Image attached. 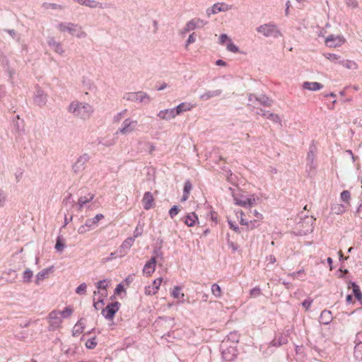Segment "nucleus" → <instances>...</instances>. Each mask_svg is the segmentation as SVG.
Here are the masks:
<instances>
[{
    "instance_id": "nucleus-40",
    "label": "nucleus",
    "mask_w": 362,
    "mask_h": 362,
    "mask_svg": "<svg viewBox=\"0 0 362 362\" xmlns=\"http://www.w3.org/2000/svg\"><path fill=\"white\" fill-rule=\"evenodd\" d=\"M226 49L228 51L233 52V53L239 52L238 47H237L235 44H233L231 40H228V42L226 46Z\"/></svg>"
},
{
    "instance_id": "nucleus-20",
    "label": "nucleus",
    "mask_w": 362,
    "mask_h": 362,
    "mask_svg": "<svg viewBox=\"0 0 362 362\" xmlns=\"http://www.w3.org/2000/svg\"><path fill=\"white\" fill-rule=\"evenodd\" d=\"M52 270L53 266L44 269L39 272L36 275L35 284L37 285H40V283L47 277L48 274L52 272Z\"/></svg>"
},
{
    "instance_id": "nucleus-27",
    "label": "nucleus",
    "mask_w": 362,
    "mask_h": 362,
    "mask_svg": "<svg viewBox=\"0 0 362 362\" xmlns=\"http://www.w3.org/2000/svg\"><path fill=\"white\" fill-rule=\"evenodd\" d=\"M103 218H104L103 214H98L93 218H88L86 221V226H88L89 228H91L93 226H96L98 223V222L100 220H102Z\"/></svg>"
},
{
    "instance_id": "nucleus-44",
    "label": "nucleus",
    "mask_w": 362,
    "mask_h": 362,
    "mask_svg": "<svg viewBox=\"0 0 362 362\" xmlns=\"http://www.w3.org/2000/svg\"><path fill=\"white\" fill-rule=\"evenodd\" d=\"M127 112V109L123 110L122 111L118 112L117 115H115L113 117V122L115 123H118L121 121V119L124 117V116L126 115Z\"/></svg>"
},
{
    "instance_id": "nucleus-37",
    "label": "nucleus",
    "mask_w": 362,
    "mask_h": 362,
    "mask_svg": "<svg viewBox=\"0 0 362 362\" xmlns=\"http://www.w3.org/2000/svg\"><path fill=\"white\" fill-rule=\"evenodd\" d=\"M181 288L180 286H175L172 291V296L174 298L180 299L184 297V293L180 292Z\"/></svg>"
},
{
    "instance_id": "nucleus-3",
    "label": "nucleus",
    "mask_w": 362,
    "mask_h": 362,
    "mask_svg": "<svg viewBox=\"0 0 362 362\" xmlns=\"http://www.w3.org/2000/svg\"><path fill=\"white\" fill-rule=\"evenodd\" d=\"M256 30L257 33L266 37L278 38L282 36V33L277 25L273 23L261 25Z\"/></svg>"
},
{
    "instance_id": "nucleus-49",
    "label": "nucleus",
    "mask_w": 362,
    "mask_h": 362,
    "mask_svg": "<svg viewBox=\"0 0 362 362\" xmlns=\"http://www.w3.org/2000/svg\"><path fill=\"white\" fill-rule=\"evenodd\" d=\"M351 198L350 192L348 190H344L341 193V199L346 204L349 203V200Z\"/></svg>"
},
{
    "instance_id": "nucleus-28",
    "label": "nucleus",
    "mask_w": 362,
    "mask_h": 362,
    "mask_svg": "<svg viewBox=\"0 0 362 362\" xmlns=\"http://www.w3.org/2000/svg\"><path fill=\"white\" fill-rule=\"evenodd\" d=\"M198 218L197 214L194 212H192L186 216L185 223L186 225L191 227L195 224Z\"/></svg>"
},
{
    "instance_id": "nucleus-58",
    "label": "nucleus",
    "mask_w": 362,
    "mask_h": 362,
    "mask_svg": "<svg viewBox=\"0 0 362 362\" xmlns=\"http://www.w3.org/2000/svg\"><path fill=\"white\" fill-rule=\"evenodd\" d=\"M6 196L4 191L0 190V208L3 207L6 203Z\"/></svg>"
},
{
    "instance_id": "nucleus-38",
    "label": "nucleus",
    "mask_w": 362,
    "mask_h": 362,
    "mask_svg": "<svg viewBox=\"0 0 362 362\" xmlns=\"http://www.w3.org/2000/svg\"><path fill=\"white\" fill-rule=\"evenodd\" d=\"M288 342V339H287V337L286 336H281L279 337L278 339H274L273 341H272V344L274 346H281L283 344H287Z\"/></svg>"
},
{
    "instance_id": "nucleus-31",
    "label": "nucleus",
    "mask_w": 362,
    "mask_h": 362,
    "mask_svg": "<svg viewBox=\"0 0 362 362\" xmlns=\"http://www.w3.org/2000/svg\"><path fill=\"white\" fill-rule=\"evenodd\" d=\"M33 277V272L30 269H26L23 274V282L25 284H28L31 281L32 278Z\"/></svg>"
},
{
    "instance_id": "nucleus-4",
    "label": "nucleus",
    "mask_w": 362,
    "mask_h": 362,
    "mask_svg": "<svg viewBox=\"0 0 362 362\" xmlns=\"http://www.w3.org/2000/svg\"><path fill=\"white\" fill-rule=\"evenodd\" d=\"M207 24V21L199 18H194L189 21L185 27L180 31V35L184 36L187 33L201 29Z\"/></svg>"
},
{
    "instance_id": "nucleus-55",
    "label": "nucleus",
    "mask_w": 362,
    "mask_h": 362,
    "mask_svg": "<svg viewBox=\"0 0 362 362\" xmlns=\"http://www.w3.org/2000/svg\"><path fill=\"white\" fill-rule=\"evenodd\" d=\"M261 294V289L257 286L250 290V296L252 297H257Z\"/></svg>"
},
{
    "instance_id": "nucleus-59",
    "label": "nucleus",
    "mask_w": 362,
    "mask_h": 362,
    "mask_svg": "<svg viewBox=\"0 0 362 362\" xmlns=\"http://www.w3.org/2000/svg\"><path fill=\"white\" fill-rule=\"evenodd\" d=\"M308 163L310 164V165H313L314 164V161H315V155H314V153L312 151H310L308 153Z\"/></svg>"
},
{
    "instance_id": "nucleus-21",
    "label": "nucleus",
    "mask_w": 362,
    "mask_h": 362,
    "mask_svg": "<svg viewBox=\"0 0 362 362\" xmlns=\"http://www.w3.org/2000/svg\"><path fill=\"white\" fill-rule=\"evenodd\" d=\"M302 88L304 90L316 91L322 89L323 88V85L319 82L305 81L302 85Z\"/></svg>"
},
{
    "instance_id": "nucleus-7",
    "label": "nucleus",
    "mask_w": 362,
    "mask_h": 362,
    "mask_svg": "<svg viewBox=\"0 0 362 362\" xmlns=\"http://www.w3.org/2000/svg\"><path fill=\"white\" fill-rule=\"evenodd\" d=\"M137 124L138 122L136 120L127 118L123 121L121 127L117 131V134L120 133L124 135L129 134L136 130Z\"/></svg>"
},
{
    "instance_id": "nucleus-50",
    "label": "nucleus",
    "mask_w": 362,
    "mask_h": 362,
    "mask_svg": "<svg viewBox=\"0 0 362 362\" xmlns=\"http://www.w3.org/2000/svg\"><path fill=\"white\" fill-rule=\"evenodd\" d=\"M268 119H271L274 122H280L281 119L279 115L274 113H267L266 116Z\"/></svg>"
},
{
    "instance_id": "nucleus-8",
    "label": "nucleus",
    "mask_w": 362,
    "mask_h": 362,
    "mask_svg": "<svg viewBox=\"0 0 362 362\" xmlns=\"http://www.w3.org/2000/svg\"><path fill=\"white\" fill-rule=\"evenodd\" d=\"M120 303L117 301L109 303L102 309L101 314L108 320H112L116 313L119 309Z\"/></svg>"
},
{
    "instance_id": "nucleus-23",
    "label": "nucleus",
    "mask_w": 362,
    "mask_h": 362,
    "mask_svg": "<svg viewBox=\"0 0 362 362\" xmlns=\"http://www.w3.org/2000/svg\"><path fill=\"white\" fill-rule=\"evenodd\" d=\"M332 315L329 310H324L322 311L320 316V322L323 325H329L332 320Z\"/></svg>"
},
{
    "instance_id": "nucleus-26",
    "label": "nucleus",
    "mask_w": 362,
    "mask_h": 362,
    "mask_svg": "<svg viewBox=\"0 0 362 362\" xmlns=\"http://www.w3.org/2000/svg\"><path fill=\"white\" fill-rule=\"evenodd\" d=\"M192 105L189 103H181L177 107H173L176 115H179L182 112L190 110Z\"/></svg>"
},
{
    "instance_id": "nucleus-34",
    "label": "nucleus",
    "mask_w": 362,
    "mask_h": 362,
    "mask_svg": "<svg viewBox=\"0 0 362 362\" xmlns=\"http://www.w3.org/2000/svg\"><path fill=\"white\" fill-rule=\"evenodd\" d=\"M211 293L216 298H220L222 296V291L218 284H214L211 286Z\"/></svg>"
},
{
    "instance_id": "nucleus-12",
    "label": "nucleus",
    "mask_w": 362,
    "mask_h": 362,
    "mask_svg": "<svg viewBox=\"0 0 362 362\" xmlns=\"http://www.w3.org/2000/svg\"><path fill=\"white\" fill-rule=\"evenodd\" d=\"M230 9V6L224 3H216L214 4L211 7L206 9V13L208 17H210L212 14H216L221 11H227Z\"/></svg>"
},
{
    "instance_id": "nucleus-9",
    "label": "nucleus",
    "mask_w": 362,
    "mask_h": 362,
    "mask_svg": "<svg viewBox=\"0 0 362 362\" xmlns=\"http://www.w3.org/2000/svg\"><path fill=\"white\" fill-rule=\"evenodd\" d=\"M76 2L81 6H85L90 8H109L111 7L110 4L102 3L96 0H76Z\"/></svg>"
},
{
    "instance_id": "nucleus-57",
    "label": "nucleus",
    "mask_w": 362,
    "mask_h": 362,
    "mask_svg": "<svg viewBox=\"0 0 362 362\" xmlns=\"http://www.w3.org/2000/svg\"><path fill=\"white\" fill-rule=\"evenodd\" d=\"M312 303L313 300L308 298L303 300V302L302 303V305L306 310H308L310 308Z\"/></svg>"
},
{
    "instance_id": "nucleus-16",
    "label": "nucleus",
    "mask_w": 362,
    "mask_h": 362,
    "mask_svg": "<svg viewBox=\"0 0 362 362\" xmlns=\"http://www.w3.org/2000/svg\"><path fill=\"white\" fill-rule=\"evenodd\" d=\"M35 103L42 107L44 106L46 104L47 102V95L45 93V92L40 89L37 88L35 95L34 98Z\"/></svg>"
},
{
    "instance_id": "nucleus-15",
    "label": "nucleus",
    "mask_w": 362,
    "mask_h": 362,
    "mask_svg": "<svg viewBox=\"0 0 362 362\" xmlns=\"http://www.w3.org/2000/svg\"><path fill=\"white\" fill-rule=\"evenodd\" d=\"M47 44L51 47V49L56 53L60 55H62L64 54V50L62 47V44L59 42L56 41L54 37H49L47 40Z\"/></svg>"
},
{
    "instance_id": "nucleus-54",
    "label": "nucleus",
    "mask_w": 362,
    "mask_h": 362,
    "mask_svg": "<svg viewBox=\"0 0 362 362\" xmlns=\"http://www.w3.org/2000/svg\"><path fill=\"white\" fill-rule=\"evenodd\" d=\"M179 212L178 206L174 205L169 211L170 218H173Z\"/></svg>"
},
{
    "instance_id": "nucleus-13",
    "label": "nucleus",
    "mask_w": 362,
    "mask_h": 362,
    "mask_svg": "<svg viewBox=\"0 0 362 362\" xmlns=\"http://www.w3.org/2000/svg\"><path fill=\"white\" fill-rule=\"evenodd\" d=\"M345 42V40L343 37L340 36H334V35H329L326 40L325 43L327 46L329 47H337L341 46L344 42Z\"/></svg>"
},
{
    "instance_id": "nucleus-52",
    "label": "nucleus",
    "mask_w": 362,
    "mask_h": 362,
    "mask_svg": "<svg viewBox=\"0 0 362 362\" xmlns=\"http://www.w3.org/2000/svg\"><path fill=\"white\" fill-rule=\"evenodd\" d=\"M143 233V228L139 226V224L136 227L134 231V239L136 238H138L141 236Z\"/></svg>"
},
{
    "instance_id": "nucleus-41",
    "label": "nucleus",
    "mask_w": 362,
    "mask_h": 362,
    "mask_svg": "<svg viewBox=\"0 0 362 362\" xmlns=\"http://www.w3.org/2000/svg\"><path fill=\"white\" fill-rule=\"evenodd\" d=\"M107 286V281L106 279L101 280L97 282L96 287L98 290L102 291H106Z\"/></svg>"
},
{
    "instance_id": "nucleus-22",
    "label": "nucleus",
    "mask_w": 362,
    "mask_h": 362,
    "mask_svg": "<svg viewBox=\"0 0 362 362\" xmlns=\"http://www.w3.org/2000/svg\"><path fill=\"white\" fill-rule=\"evenodd\" d=\"M153 201H154V199H153V194L150 192H145L143 199H142L144 208L146 210H148L151 208H152L153 204Z\"/></svg>"
},
{
    "instance_id": "nucleus-14",
    "label": "nucleus",
    "mask_w": 362,
    "mask_h": 362,
    "mask_svg": "<svg viewBox=\"0 0 362 362\" xmlns=\"http://www.w3.org/2000/svg\"><path fill=\"white\" fill-rule=\"evenodd\" d=\"M235 204L243 207L251 206L255 203V198L254 196L250 197H242L241 198L234 197Z\"/></svg>"
},
{
    "instance_id": "nucleus-56",
    "label": "nucleus",
    "mask_w": 362,
    "mask_h": 362,
    "mask_svg": "<svg viewBox=\"0 0 362 362\" xmlns=\"http://www.w3.org/2000/svg\"><path fill=\"white\" fill-rule=\"evenodd\" d=\"M229 227L233 229L235 233H240V230L238 225L235 224L231 220H228Z\"/></svg>"
},
{
    "instance_id": "nucleus-47",
    "label": "nucleus",
    "mask_w": 362,
    "mask_h": 362,
    "mask_svg": "<svg viewBox=\"0 0 362 362\" xmlns=\"http://www.w3.org/2000/svg\"><path fill=\"white\" fill-rule=\"evenodd\" d=\"M196 39H197V34L195 33H192L189 37H188V39L187 40L186 42H185V48L187 49L188 48V46L192 44V43H194L195 41H196Z\"/></svg>"
},
{
    "instance_id": "nucleus-32",
    "label": "nucleus",
    "mask_w": 362,
    "mask_h": 362,
    "mask_svg": "<svg viewBox=\"0 0 362 362\" xmlns=\"http://www.w3.org/2000/svg\"><path fill=\"white\" fill-rule=\"evenodd\" d=\"M343 66L346 67L348 69H357L358 65L354 61L351 60H343L339 62Z\"/></svg>"
},
{
    "instance_id": "nucleus-46",
    "label": "nucleus",
    "mask_w": 362,
    "mask_h": 362,
    "mask_svg": "<svg viewBox=\"0 0 362 362\" xmlns=\"http://www.w3.org/2000/svg\"><path fill=\"white\" fill-rule=\"evenodd\" d=\"M162 278H158L153 281L152 286L153 293H157L158 290L159 289L160 285L162 282Z\"/></svg>"
},
{
    "instance_id": "nucleus-10",
    "label": "nucleus",
    "mask_w": 362,
    "mask_h": 362,
    "mask_svg": "<svg viewBox=\"0 0 362 362\" xmlns=\"http://www.w3.org/2000/svg\"><path fill=\"white\" fill-rule=\"evenodd\" d=\"M89 159L90 156L86 153L80 156L72 166L74 173L78 174L83 171L85 169L86 164L89 160Z\"/></svg>"
},
{
    "instance_id": "nucleus-45",
    "label": "nucleus",
    "mask_w": 362,
    "mask_h": 362,
    "mask_svg": "<svg viewBox=\"0 0 362 362\" xmlns=\"http://www.w3.org/2000/svg\"><path fill=\"white\" fill-rule=\"evenodd\" d=\"M86 284L82 283L76 288V293L79 295H84L86 293Z\"/></svg>"
},
{
    "instance_id": "nucleus-48",
    "label": "nucleus",
    "mask_w": 362,
    "mask_h": 362,
    "mask_svg": "<svg viewBox=\"0 0 362 362\" xmlns=\"http://www.w3.org/2000/svg\"><path fill=\"white\" fill-rule=\"evenodd\" d=\"M96 345H97V342H96V338L95 337H93L91 339H89L86 342V347L89 349H94L96 346Z\"/></svg>"
},
{
    "instance_id": "nucleus-29",
    "label": "nucleus",
    "mask_w": 362,
    "mask_h": 362,
    "mask_svg": "<svg viewBox=\"0 0 362 362\" xmlns=\"http://www.w3.org/2000/svg\"><path fill=\"white\" fill-rule=\"evenodd\" d=\"M351 285L353 288V292L354 293V296L360 302V303L362 305V293L360 290L359 286L354 282H351Z\"/></svg>"
},
{
    "instance_id": "nucleus-64",
    "label": "nucleus",
    "mask_w": 362,
    "mask_h": 362,
    "mask_svg": "<svg viewBox=\"0 0 362 362\" xmlns=\"http://www.w3.org/2000/svg\"><path fill=\"white\" fill-rule=\"evenodd\" d=\"M326 57L332 61V62H336L339 58V57L337 56V54H328Z\"/></svg>"
},
{
    "instance_id": "nucleus-62",
    "label": "nucleus",
    "mask_w": 362,
    "mask_h": 362,
    "mask_svg": "<svg viewBox=\"0 0 362 362\" xmlns=\"http://www.w3.org/2000/svg\"><path fill=\"white\" fill-rule=\"evenodd\" d=\"M346 4L351 8H357L358 6L357 0H346Z\"/></svg>"
},
{
    "instance_id": "nucleus-53",
    "label": "nucleus",
    "mask_w": 362,
    "mask_h": 362,
    "mask_svg": "<svg viewBox=\"0 0 362 362\" xmlns=\"http://www.w3.org/2000/svg\"><path fill=\"white\" fill-rule=\"evenodd\" d=\"M104 305V300L103 299H99L98 301H95V298L93 299V306L95 310H100Z\"/></svg>"
},
{
    "instance_id": "nucleus-25",
    "label": "nucleus",
    "mask_w": 362,
    "mask_h": 362,
    "mask_svg": "<svg viewBox=\"0 0 362 362\" xmlns=\"http://www.w3.org/2000/svg\"><path fill=\"white\" fill-rule=\"evenodd\" d=\"M222 93L221 90H207L199 96L202 100H208L213 97L219 96Z\"/></svg>"
},
{
    "instance_id": "nucleus-18",
    "label": "nucleus",
    "mask_w": 362,
    "mask_h": 362,
    "mask_svg": "<svg viewBox=\"0 0 362 362\" xmlns=\"http://www.w3.org/2000/svg\"><path fill=\"white\" fill-rule=\"evenodd\" d=\"M134 242V238H127L121 245L119 250H118V255L119 257H122L126 255V252H122L123 250H128L133 245Z\"/></svg>"
},
{
    "instance_id": "nucleus-60",
    "label": "nucleus",
    "mask_w": 362,
    "mask_h": 362,
    "mask_svg": "<svg viewBox=\"0 0 362 362\" xmlns=\"http://www.w3.org/2000/svg\"><path fill=\"white\" fill-rule=\"evenodd\" d=\"M228 40H230V39L228 38V37L226 34H221L218 39V43L221 45H223L226 41L228 42Z\"/></svg>"
},
{
    "instance_id": "nucleus-6",
    "label": "nucleus",
    "mask_w": 362,
    "mask_h": 362,
    "mask_svg": "<svg viewBox=\"0 0 362 362\" xmlns=\"http://www.w3.org/2000/svg\"><path fill=\"white\" fill-rule=\"evenodd\" d=\"M123 98L127 101L140 103H148L151 101L150 96L143 91L127 93Z\"/></svg>"
},
{
    "instance_id": "nucleus-61",
    "label": "nucleus",
    "mask_w": 362,
    "mask_h": 362,
    "mask_svg": "<svg viewBox=\"0 0 362 362\" xmlns=\"http://www.w3.org/2000/svg\"><path fill=\"white\" fill-rule=\"evenodd\" d=\"M74 201L72 199V195L69 194L66 198L64 199L63 203L65 205H67L68 204H70L73 205Z\"/></svg>"
},
{
    "instance_id": "nucleus-43",
    "label": "nucleus",
    "mask_w": 362,
    "mask_h": 362,
    "mask_svg": "<svg viewBox=\"0 0 362 362\" xmlns=\"http://www.w3.org/2000/svg\"><path fill=\"white\" fill-rule=\"evenodd\" d=\"M235 214H236V216L237 218H239V215L240 216V223L241 225H243V226H247L249 227V222L247 221L244 218H243V216H244V213L242 210H238L235 212Z\"/></svg>"
},
{
    "instance_id": "nucleus-1",
    "label": "nucleus",
    "mask_w": 362,
    "mask_h": 362,
    "mask_svg": "<svg viewBox=\"0 0 362 362\" xmlns=\"http://www.w3.org/2000/svg\"><path fill=\"white\" fill-rule=\"evenodd\" d=\"M67 110L75 118L82 121L89 119L94 112V108L91 105L78 100L71 102Z\"/></svg>"
},
{
    "instance_id": "nucleus-2",
    "label": "nucleus",
    "mask_w": 362,
    "mask_h": 362,
    "mask_svg": "<svg viewBox=\"0 0 362 362\" xmlns=\"http://www.w3.org/2000/svg\"><path fill=\"white\" fill-rule=\"evenodd\" d=\"M58 29L61 32H68L72 36L77 38H84L87 36V33L83 30V28L73 23H60L57 25Z\"/></svg>"
},
{
    "instance_id": "nucleus-42",
    "label": "nucleus",
    "mask_w": 362,
    "mask_h": 362,
    "mask_svg": "<svg viewBox=\"0 0 362 362\" xmlns=\"http://www.w3.org/2000/svg\"><path fill=\"white\" fill-rule=\"evenodd\" d=\"M248 107H250L251 111L255 112L257 115H261L263 116H267V112L265 110H263L262 109H259L255 105H253L252 104H248Z\"/></svg>"
},
{
    "instance_id": "nucleus-39",
    "label": "nucleus",
    "mask_w": 362,
    "mask_h": 362,
    "mask_svg": "<svg viewBox=\"0 0 362 362\" xmlns=\"http://www.w3.org/2000/svg\"><path fill=\"white\" fill-rule=\"evenodd\" d=\"M73 313V308L71 306H66L64 310L60 311V316L64 318L70 317Z\"/></svg>"
},
{
    "instance_id": "nucleus-5",
    "label": "nucleus",
    "mask_w": 362,
    "mask_h": 362,
    "mask_svg": "<svg viewBox=\"0 0 362 362\" xmlns=\"http://www.w3.org/2000/svg\"><path fill=\"white\" fill-rule=\"evenodd\" d=\"M47 320L49 323V331H55L59 329L62 323V317L60 316V311L57 310H53L51 311L47 316Z\"/></svg>"
},
{
    "instance_id": "nucleus-30",
    "label": "nucleus",
    "mask_w": 362,
    "mask_h": 362,
    "mask_svg": "<svg viewBox=\"0 0 362 362\" xmlns=\"http://www.w3.org/2000/svg\"><path fill=\"white\" fill-rule=\"evenodd\" d=\"M42 7L45 10H49V9L62 10L63 9V6L59 4H54V3H48V2H44L42 4Z\"/></svg>"
},
{
    "instance_id": "nucleus-24",
    "label": "nucleus",
    "mask_w": 362,
    "mask_h": 362,
    "mask_svg": "<svg viewBox=\"0 0 362 362\" xmlns=\"http://www.w3.org/2000/svg\"><path fill=\"white\" fill-rule=\"evenodd\" d=\"M95 197V194L92 193H88L85 196H81L79 197L78 201V210L81 211L83 208V206L91 202L93 198Z\"/></svg>"
},
{
    "instance_id": "nucleus-33",
    "label": "nucleus",
    "mask_w": 362,
    "mask_h": 362,
    "mask_svg": "<svg viewBox=\"0 0 362 362\" xmlns=\"http://www.w3.org/2000/svg\"><path fill=\"white\" fill-rule=\"evenodd\" d=\"M84 329L83 324L82 323L81 320H78L77 323L75 325L74 329H73V335L76 336L81 334Z\"/></svg>"
},
{
    "instance_id": "nucleus-17",
    "label": "nucleus",
    "mask_w": 362,
    "mask_h": 362,
    "mask_svg": "<svg viewBox=\"0 0 362 362\" xmlns=\"http://www.w3.org/2000/svg\"><path fill=\"white\" fill-rule=\"evenodd\" d=\"M156 258L152 257L144 265L143 272L147 276H150L156 269Z\"/></svg>"
},
{
    "instance_id": "nucleus-19",
    "label": "nucleus",
    "mask_w": 362,
    "mask_h": 362,
    "mask_svg": "<svg viewBox=\"0 0 362 362\" xmlns=\"http://www.w3.org/2000/svg\"><path fill=\"white\" fill-rule=\"evenodd\" d=\"M176 116L174 108L163 110L158 113V117L165 120H170Z\"/></svg>"
},
{
    "instance_id": "nucleus-36",
    "label": "nucleus",
    "mask_w": 362,
    "mask_h": 362,
    "mask_svg": "<svg viewBox=\"0 0 362 362\" xmlns=\"http://www.w3.org/2000/svg\"><path fill=\"white\" fill-rule=\"evenodd\" d=\"M332 211L337 214H341L346 210V206L344 204H335L332 207Z\"/></svg>"
},
{
    "instance_id": "nucleus-11",
    "label": "nucleus",
    "mask_w": 362,
    "mask_h": 362,
    "mask_svg": "<svg viewBox=\"0 0 362 362\" xmlns=\"http://www.w3.org/2000/svg\"><path fill=\"white\" fill-rule=\"evenodd\" d=\"M248 100L253 105H255V103L258 102L260 105L270 107L272 105V100L265 95H261L257 96L255 94L250 93L248 96Z\"/></svg>"
},
{
    "instance_id": "nucleus-35",
    "label": "nucleus",
    "mask_w": 362,
    "mask_h": 362,
    "mask_svg": "<svg viewBox=\"0 0 362 362\" xmlns=\"http://www.w3.org/2000/svg\"><path fill=\"white\" fill-rule=\"evenodd\" d=\"M65 247L66 245L62 242V238L60 236H58L54 246L55 250H57V252H62Z\"/></svg>"
},
{
    "instance_id": "nucleus-51",
    "label": "nucleus",
    "mask_w": 362,
    "mask_h": 362,
    "mask_svg": "<svg viewBox=\"0 0 362 362\" xmlns=\"http://www.w3.org/2000/svg\"><path fill=\"white\" fill-rule=\"evenodd\" d=\"M90 230V228H89L88 226H86V223L85 222V223L83 225L81 226L78 228V233L79 234H84Z\"/></svg>"
},
{
    "instance_id": "nucleus-63",
    "label": "nucleus",
    "mask_w": 362,
    "mask_h": 362,
    "mask_svg": "<svg viewBox=\"0 0 362 362\" xmlns=\"http://www.w3.org/2000/svg\"><path fill=\"white\" fill-rule=\"evenodd\" d=\"M192 186L189 181L185 182V186H184V192L189 194V192L192 189Z\"/></svg>"
}]
</instances>
